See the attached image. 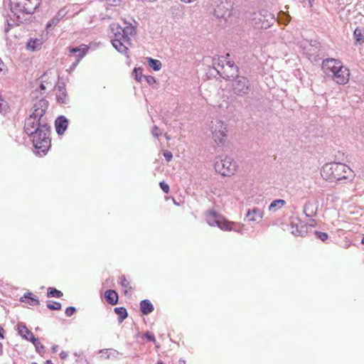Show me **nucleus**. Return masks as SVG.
Segmentation results:
<instances>
[{"mask_svg":"<svg viewBox=\"0 0 364 364\" xmlns=\"http://www.w3.org/2000/svg\"><path fill=\"white\" fill-rule=\"evenodd\" d=\"M231 87L235 95L242 97L249 93L250 82L245 77L237 76V77L232 80Z\"/></svg>","mask_w":364,"mask_h":364,"instance_id":"nucleus-11","label":"nucleus"},{"mask_svg":"<svg viewBox=\"0 0 364 364\" xmlns=\"http://www.w3.org/2000/svg\"><path fill=\"white\" fill-rule=\"evenodd\" d=\"M81 60L80 59H78V58H75V60L74 63H73L72 65L70 66V69L71 70H73L75 67L77 65V64L80 63Z\"/></svg>","mask_w":364,"mask_h":364,"instance_id":"nucleus-42","label":"nucleus"},{"mask_svg":"<svg viewBox=\"0 0 364 364\" xmlns=\"http://www.w3.org/2000/svg\"><path fill=\"white\" fill-rule=\"evenodd\" d=\"M206 221L210 226H218L223 230L236 232L241 231L242 225L240 223L227 221L222 215L213 210H210L206 215Z\"/></svg>","mask_w":364,"mask_h":364,"instance_id":"nucleus-7","label":"nucleus"},{"mask_svg":"<svg viewBox=\"0 0 364 364\" xmlns=\"http://www.w3.org/2000/svg\"><path fill=\"white\" fill-rule=\"evenodd\" d=\"M180 364H186V362L184 360H180Z\"/></svg>","mask_w":364,"mask_h":364,"instance_id":"nucleus-50","label":"nucleus"},{"mask_svg":"<svg viewBox=\"0 0 364 364\" xmlns=\"http://www.w3.org/2000/svg\"><path fill=\"white\" fill-rule=\"evenodd\" d=\"M42 45L41 39H31L27 43V48L31 50L39 49Z\"/></svg>","mask_w":364,"mask_h":364,"instance_id":"nucleus-26","label":"nucleus"},{"mask_svg":"<svg viewBox=\"0 0 364 364\" xmlns=\"http://www.w3.org/2000/svg\"><path fill=\"white\" fill-rule=\"evenodd\" d=\"M361 243H362L363 245H364V236L363 237V239H362V240H361Z\"/></svg>","mask_w":364,"mask_h":364,"instance_id":"nucleus-52","label":"nucleus"},{"mask_svg":"<svg viewBox=\"0 0 364 364\" xmlns=\"http://www.w3.org/2000/svg\"><path fill=\"white\" fill-rule=\"evenodd\" d=\"M88 47L85 45H81L79 47L70 48V53L73 54L75 58L82 59L86 54Z\"/></svg>","mask_w":364,"mask_h":364,"instance_id":"nucleus-18","label":"nucleus"},{"mask_svg":"<svg viewBox=\"0 0 364 364\" xmlns=\"http://www.w3.org/2000/svg\"><path fill=\"white\" fill-rule=\"evenodd\" d=\"M133 75H134V78L136 80L140 81L142 75V70L141 68H134Z\"/></svg>","mask_w":364,"mask_h":364,"instance_id":"nucleus-33","label":"nucleus"},{"mask_svg":"<svg viewBox=\"0 0 364 364\" xmlns=\"http://www.w3.org/2000/svg\"><path fill=\"white\" fill-rule=\"evenodd\" d=\"M112 351V349H105L100 351L102 353V356H105L108 358L109 357V353Z\"/></svg>","mask_w":364,"mask_h":364,"instance_id":"nucleus-40","label":"nucleus"},{"mask_svg":"<svg viewBox=\"0 0 364 364\" xmlns=\"http://www.w3.org/2000/svg\"><path fill=\"white\" fill-rule=\"evenodd\" d=\"M180 364H186V362L184 360H180Z\"/></svg>","mask_w":364,"mask_h":364,"instance_id":"nucleus-51","label":"nucleus"},{"mask_svg":"<svg viewBox=\"0 0 364 364\" xmlns=\"http://www.w3.org/2000/svg\"><path fill=\"white\" fill-rule=\"evenodd\" d=\"M123 22L124 25L123 27L115 23L110 25L112 34L111 42L118 52L127 54L128 47L131 45V37L136 33V22L134 20H133L134 24L127 22L126 20H123Z\"/></svg>","mask_w":364,"mask_h":364,"instance_id":"nucleus-3","label":"nucleus"},{"mask_svg":"<svg viewBox=\"0 0 364 364\" xmlns=\"http://www.w3.org/2000/svg\"><path fill=\"white\" fill-rule=\"evenodd\" d=\"M2 64V62L0 60V65ZM1 70V68H0V70Z\"/></svg>","mask_w":364,"mask_h":364,"instance_id":"nucleus-55","label":"nucleus"},{"mask_svg":"<svg viewBox=\"0 0 364 364\" xmlns=\"http://www.w3.org/2000/svg\"><path fill=\"white\" fill-rule=\"evenodd\" d=\"M32 294L31 292L26 293L24 294V298L28 299V303L31 306H37L39 304V301L37 298L32 297Z\"/></svg>","mask_w":364,"mask_h":364,"instance_id":"nucleus-29","label":"nucleus"},{"mask_svg":"<svg viewBox=\"0 0 364 364\" xmlns=\"http://www.w3.org/2000/svg\"><path fill=\"white\" fill-rule=\"evenodd\" d=\"M156 364H164V363L161 362H158Z\"/></svg>","mask_w":364,"mask_h":364,"instance_id":"nucleus-54","label":"nucleus"},{"mask_svg":"<svg viewBox=\"0 0 364 364\" xmlns=\"http://www.w3.org/2000/svg\"><path fill=\"white\" fill-rule=\"evenodd\" d=\"M315 235L317 238L320 239L321 241H325L328 239V235L323 232L315 231Z\"/></svg>","mask_w":364,"mask_h":364,"instance_id":"nucleus-34","label":"nucleus"},{"mask_svg":"<svg viewBox=\"0 0 364 364\" xmlns=\"http://www.w3.org/2000/svg\"><path fill=\"white\" fill-rule=\"evenodd\" d=\"M2 352H3V350H2V345H1V343H0V355L2 354Z\"/></svg>","mask_w":364,"mask_h":364,"instance_id":"nucleus-49","label":"nucleus"},{"mask_svg":"<svg viewBox=\"0 0 364 364\" xmlns=\"http://www.w3.org/2000/svg\"><path fill=\"white\" fill-rule=\"evenodd\" d=\"M321 176L328 180L340 181L351 176L352 171L344 164L331 163L326 164L322 167Z\"/></svg>","mask_w":364,"mask_h":364,"instance_id":"nucleus-5","label":"nucleus"},{"mask_svg":"<svg viewBox=\"0 0 364 364\" xmlns=\"http://www.w3.org/2000/svg\"><path fill=\"white\" fill-rule=\"evenodd\" d=\"M214 168L222 176H230L236 171L237 165L236 162L230 157H218L214 161Z\"/></svg>","mask_w":364,"mask_h":364,"instance_id":"nucleus-9","label":"nucleus"},{"mask_svg":"<svg viewBox=\"0 0 364 364\" xmlns=\"http://www.w3.org/2000/svg\"><path fill=\"white\" fill-rule=\"evenodd\" d=\"M286 201L283 199L274 200L270 203L269 206V210L270 212L274 213L284 207Z\"/></svg>","mask_w":364,"mask_h":364,"instance_id":"nucleus-23","label":"nucleus"},{"mask_svg":"<svg viewBox=\"0 0 364 364\" xmlns=\"http://www.w3.org/2000/svg\"><path fill=\"white\" fill-rule=\"evenodd\" d=\"M68 13V10L66 9V7H63L60 9L55 16L48 22L47 28L56 26L60 22V21L67 15Z\"/></svg>","mask_w":364,"mask_h":364,"instance_id":"nucleus-15","label":"nucleus"},{"mask_svg":"<svg viewBox=\"0 0 364 364\" xmlns=\"http://www.w3.org/2000/svg\"><path fill=\"white\" fill-rule=\"evenodd\" d=\"M291 232L296 236H304L307 233V228L298 219L291 220Z\"/></svg>","mask_w":364,"mask_h":364,"instance_id":"nucleus-13","label":"nucleus"},{"mask_svg":"<svg viewBox=\"0 0 364 364\" xmlns=\"http://www.w3.org/2000/svg\"><path fill=\"white\" fill-rule=\"evenodd\" d=\"M246 218L250 222L259 223L262 218V213L258 208H253L252 210H248L246 214Z\"/></svg>","mask_w":364,"mask_h":364,"instance_id":"nucleus-16","label":"nucleus"},{"mask_svg":"<svg viewBox=\"0 0 364 364\" xmlns=\"http://www.w3.org/2000/svg\"><path fill=\"white\" fill-rule=\"evenodd\" d=\"M48 105L45 100L37 102L33 106V111L25 120L24 130L32 137L33 146L38 154L45 155L50 146V127L46 119L43 117Z\"/></svg>","mask_w":364,"mask_h":364,"instance_id":"nucleus-1","label":"nucleus"},{"mask_svg":"<svg viewBox=\"0 0 364 364\" xmlns=\"http://www.w3.org/2000/svg\"><path fill=\"white\" fill-rule=\"evenodd\" d=\"M353 34H354L356 42H358L359 43H362L364 42V36L363 35L362 31L360 29H359L358 28H355Z\"/></svg>","mask_w":364,"mask_h":364,"instance_id":"nucleus-30","label":"nucleus"},{"mask_svg":"<svg viewBox=\"0 0 364 364\" xmlns=\"http://www.w3.org/2000/svg\"><path fill=\"white\" fill-rule=\"evenodd\" d=\"M40 87L41 90H46V85L43 84V83H41V85H40Z\"/></svg>","mask_w":364,"mask_h":364,"instance_id":"nucleus-46","label":"nucleus"},{"mask_svg":"<svg viewBox=\"0 0 364 364\" xmlns=\"http://www.w3.org/2000/svg\"><path fill=\"white\" fill-rule=\"evenodd\" d=\"M31 343L34 345L38 353H43L44 352L45 348L38 338H35V341L33 340Z\"/></svg>","mask_w":364,"mask_h":364,"instance_id":"nucleus-31","label":"nucleus"},{"mask_svg":"<svg viewBox=\"0 0 364 364\" xmlns=\"http://www.w3.org/2000/svg\"><path fill=\"white\" fill-rule=\"evenodd\" d=\"M140 309L143 314L148 315L154 311V306L149 300H143L140 303Z\"/></svg>","mask_w":364,"mask_h":364,"instance_id":"nucleus-19","label":"nucleus"},{"mask_svg":"<svg viewBox=\"0 0 364 364\" xmlns=\"http://www.w3.org/2000/svg\"><path fill=\"white\" fill-rule=\"evenodd\" d=\"M149 65L154 70L159 71L161 69L162 64L161 62L156 59H153L151 58H146Z\"/></svg>","mask_w":364,"mask_h":364,"instance_id":"nucleus-25","label":"nucleus"},{"mask_svg":"<svg viewBox=\"0 0 364 364\" xmlns=\"http://www.w3.org/2000/svg\"><path fill=\"white\" fill-rule=\"evenodd\" d=\"M58 350V346H54L52 347V351L53 353H56Z\"/></svg>","mask_w":364,"mask_h":364,"instance_id":"nucleus-44","label":"nucleus"},{"mask_svg":"<svg viewBox=\"0 0 364 364\" xmlns=\"http://www.w3.org/2000/svg\"><path fill=\"white\" fill-rule=\"evenodd\" d=\"M316 209L315 205L312 203L307 202L304 206L303 213L308 218L313 217L316 215Z\"/></svg>","mask_w":364,"mask_h":364,"instance_id":"nucleus-22","label":"nucleus"},{"mask_svg":"<svg viewBox=\"0 0 364 364\" xmlns=\"http://www.w3.org/2000/svg\"><path fill=\"white\" fill-rule=\"evenodd\" d=\"M56 99L60 104H65L67 102V92L64 86H58L56 92Z\"/></svg>","mask_w":364,"mask_h":364,"instance_id":"nucleus-20","label":"nucleus"},{"mask_svg":"<svg viewBox=\"0 0 364 364\" xmlns=\"http://www.w3.org/2000/svg\"><path fill=\"white\" fill-rule=\"evenodd\" d=\"M76 311V309L73 306H69L65 309V314L68 317H70L74 314Z\"/></svg>","mask_w":364,"mask_h":364,"instance_id":"nucleus-35","label":"nucleus"},{"mask_svg":"<svg viewBox=\"0 0 364 364\" xmlns=\"http://www.w3.org/2000/svg\"><path fill=\"white\" fill-rule=\"evenodd\" d=\"M164 136L167 140L170 139V136L167 134H165Z\"/></svg>","mask_w":364,"mask_h":364,"instance_id":"nucleus-48","label":"nucleus"},{"mask_svg":"<svg viewBox=\"0 0 364 364\" xmlns=\"http://www.w3.org/2000/svg\"><path fill=\"white\" fill-rule=\"evenodd\" d=\"M60 357L61 359H65L68 357V353L65 351H62L60 353Z\"/></svg>","mask_w":364,"mask_h":364,"instance_id":"nucleus-43","label":"nucleus"},{"mask_svg":"<svg viewBox=\"0 0 364 364\" xmlns=\"http://www.w3.org/2000/svg\"><path fill=\"white\" fill-rule=\"evenodd\" d=\"M159 186L164 193H168L169 192V186L164 181L160 182Z\"/></svg>","mask_w":364,"mask_h":364,"instance_id":"nucleus-36","label":"nucleus"},{"mask_svg":"<svg viewBox=\"0 0 364 364\" xmlns=\"http://www.w3.org/2000/svg\"><path fill=\"white\" fill-rule=\"evenodd\" d=\"M213 67L218 73L224 79L229 80L237 77L238 68L234 62L228 60L226 58L222 56L217 60H213Z\"/></svg>","mask_w":364,"mask_h":364,"instance_id":"nucleus-6","label":"nucleus"},{"mask_svg":"<svg viewBox=\"0 0 364 364\" xmlns=\"http://www.w3.org/2000/svg\"><path fill=\"white\" fill-rule=\"evenodd\" d=\"M4 4L3 16L7 23L4 31L7 33L11 27L23 22L25 14H33L39 6L40 0H4Z\"/></svg>","mask_w":364,"mask_h":364,"instance_id":"nucleus-2","label":"nucleus"},{"mask_svg":"<svg viewBox=\"0 0 364 364\" xmlns=\"http://www.w3.org/2000/svg\"><path fill=\"white\" fill-rule=\"evenodd\" d=\"M287 18H288V22L290 21V16H287Z\"/></svg>","mask_w":364,"mask_h":364,"instance_id":"nucleus-53","label":"nucleus"},{"mask_svg":"<svg viewBox=\"0 0 364 364\" xmlns=\"http://www.w3.org/2000/svg\"><path fill=\"white\" fill-rule=\"evenodd\" d=\"M146 82L149 84V85H151L153 83H155L156 82V79L153 76H151V75H149V76H144Z\"/></svg>","mask_w":364,"mask_h":364,"instance_id":"nucleus-41","label":"nucleus"},{"mask_svg":"<svg viewBox=\"0 0 364 364\" xmlns=\"http://www.w3.org/2000/svg\"><path fill=\"white\" fill-rule=\"evenodd\" d=\"M3 331L4 328L0 326V338H4Z\"/></svg>","mask_w":364,"mask_h":364,"instance_id":"nucleus-45","label":"nucleus"},{"mask_svg":"<svg viewBox=\"0 0 364 364\" xmlns=\"http://www.w3.org/2000/svg\"><path fill=\"white\" fill-rule=\"evenodd\" d=\"M164 158L166 159V160L167 161H171V159H172V158H173V154H172V153H171V151H165L164 152Z\"/></svg>","mask_w":364,"mask_h":364,"instance_id":"nucleus-39","label":"nucleus"},{"mask_svg":"<svg viewBox=\"0 0 364 364\" xmlns=\"http://www.w3.org/2000/svg\"><path fill=\"white\" fill-rule=\"evenodd\" d=\"M151 134L154 137L158 138L161 134V132L157 126H154L151 130Z\"/></svg>","mask_w":364,"mask_h":364,"instance_id":"nucleus-37","label":"nucleus"},{"mask_svg":"<svg viewBox=\"0 0 364 364\" xmlns=\"http://www.w3.org/2000/svg\"><path fill=\"white\" fill-rule=\"evenodd\" d=\"M230 5L228 2H220L214 9V16L220 21L223 20L225 23L230 16Z\"/></svg>","mask_w":364,"mask_h":364,"instance_id":"nucleus-12","label":"nucleus"},{"mask_svg":"<svg viewBox=\"0 0 364 364\" xmlns=\"http://www.w3.org/2000/svg\"><path fill=\"white\" fill-rule=\"evenodd\" d=\"M119 282L121 284V286L122 287V288H124L125 289L124 294L127 293V289L130 290L132 289V287L129 285V282L127 281V279H126L124 275H122L119 278Z\"/></svg>","mask_w":364,"mask_h":364,"instance_id":"nucleus-27","label":"nucleus"},{"mask_svg":"<svg viewBox=\"0 0 364 364\" xmlns=\"http://www.w3.org/2000/svg\"><path fill=\"white\" fill-rule=\"evenodd\" d=\"M18 334L25 338L27 341L32 342L33 340L35 341V336L33 333L30 331L25 325L18 324Z\"/></svg>","mask_w":364,"mask_h":364,"instance_id":"nucleus-17","label":"nucleus"},{"mask_svg":"<svg viewBox=\"0 0 364 364\" xmlns=\"http://www.w3.org/2000/svg\"><path fill=\"white\" fill-rule=\"evenodd\" d=\"M45 364H53L50 360H47Z\"/></svg>","mask_w":364,"mask_h":364,"instance_id":"nucleus-47","label":"nucleus"},{"mask_svg":"<svg viewBox=\"0 0 364 364\" xmlns=\"http://www.w3.org/2000/svg\"><path fill=\"white\" fill-rule=\"evenodd\" d=\"M114 311L118 315L119 323H122L128 316L127 311L124 307H116Z\"/></svg>","mask_w":364,"mask_h":364,"instance_id":"nucleus-24","label":"nucleus"},{"mask_svg":"<svg viewBox=\"0 0 364 364\" xmlns=\"http://www.w3.org/2000/svg\"><path fill=\"white\" fill-rule=\"evenodd\" d=\"M213 141L218 144H224L227 136V128L220 119L212 120L207 124Z\"/></svg>","mask_w":364,"mask_h":364,"instance_id":"nucleus-8","label":"nucleus"},{"mask_svg":"<svg viewBox=\"0 0 364 364\" xmlns=\"http://www.w3.org/2000/svg\"><path fill=\"white\" fill-rule=\"evenodd\" d=\"M322 70L326 75L332 77L338 85H346L349 80V70L338 59H324L322 61Z\"/></svg>","mask_w":364,"mask_h":364,"instance_id":"nucleus-4","label":"nucleus"},{"mask_svg":"<svg viewBox=\"0 0 364 364\" xmlns=\"http://www.w3.org/2000/svg\"><path fill=\"white\" fill-rule=\"evenodd\" d=\"M252 20L255 27L262 29L268 28L275 21L274 15L267 10L255 13Z\"/></svg>","mask_w":364,"mask_h":364,"instance_id":"nucleus-10","label":"nucleus"},{"mask_svg":"<svg viewBox=\"0 0 364 364\" xmlns=\"http://www.w3.org/2000/svg\"><path fill=\"white\" fill-rule=\"evenodd\" d=\"M105 296L107 301L109 304H110L112 305H115L117 304L118 294L115 291L111 290V289L106 291Z\"/></svg>","mask_w":364,"mask_h":364,"instance_id":"nucleus-21","label":"nucleus"},{"mask_svg":"<svg viewBox=\"0 0 364 364\" xmlns=\"http://www.w3.org/2000/svg\"><path fill=\"white\" fill-rule=\"evenodd\" d=\"M63 296V293L54 288L49 287L48 289V296L60 298Z\"/></svg>","mask_w":364,"mask_h":364,"instance_id":"nucleus-28","label":"nucleus"},{"mask_svg":"<svg viewBox=\"0 0 364 364\" xmlns=\"http://www.w3.org/2000/svg\"><path fill=\"white\" fill-rule=\"evenodd\" d=\"M144 337L149 341H152V342H155L156 341L154 335L152 333H151V332H146L144 334Z\"/></svg>","mask_w":364,"mask_h":364,"instance_id":"nucleus-38","label":"nucleus"},{"mask_svg":"<svg viewBox=\"0 0 364 364\" xmlns=\"http://www.w3.org/2000/svg\"><path fill=\"white\" fill-rule=\"evenodd\" d=\"M47 306L50 310H60L61 309V304L59 302L54 301L53 304H48Z\"/></svg>","mask_w":364,"mask_h":364,"instance_id":"nucleus-32","label":"nucleus"},{"mask_svg":"<svg viewBox=\"0 0 364 364\" xmlns=\"http://www.w3.org/2000/svg\"><path fill=\"white\" fill-rule=\"evenodd\" d=\"M68 126V120L64 116L58 117L55 122V127L56 132L59 135H62L65 133Z\"/></svg>","mask_w":364,"mask_h":364,"instance_id":"nucleus-14","label":"nucleus"}]
</instances>
